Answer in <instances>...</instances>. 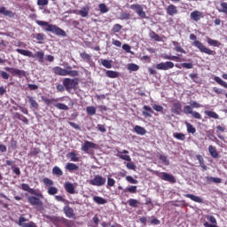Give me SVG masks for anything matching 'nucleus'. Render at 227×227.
<instances>
[{
  "label": "nucleus",
  "instance_id": "1",
  "mask_svg": "<svg viewBox=\"0 0 227 227\" xmlns=\"http://www.w3.org/2000/svg\"><path fill=\"white\" fill-rule=\"evenodd\" d=\"M35 23L37 26L43 27L44 31L53 33V35H56L57 36H67V32L56 25L49 24V22L43 20H35Z\"/></svg>",
  "mask_w": 227,
  "mask_h": 227
},
{
  "label": "nucleus",
  "instance_id": "2",
  "mask_svg": "<svg viewBox=\"0 0 227 227\" xmlns=\"http://www.w3.org/2000/svg\"><path fill=\"white\" fill-rule=\"evenodd\" d=\"M190 40L194 41L192 45H194V47L199 49L200 52L207 54V56H215V54H216L215 51L207 48V46H205V44H203V43H201L198 40V37L196 36V35L191 34Z\"/></svg>",
  "mask_w": 227,
  "mask_h": 227
},
{
  "label": "nucleus",
  "instance_id": "3",
  "mask_svg": "<svg viewBox=\"0 0 227 227\" xmlns=\"http://www.w3.org/2000/svg\"><path fill=\"white\" fill-rule=\"evenodd\" d=\"M41 98L46 106H53V107H56L60 111H68V109H70L65 103H58L59 100H63V98L49 99L47 97L42 96Z\"/></svg>",
  "mask_w": 227,
  "mask_h": 227
},
{
  "label": "nucleus",
  "instance_id": "4",
  "mask_svg": "<svg viewBox=\"0 0 227 227\" xmlns=\"http://www.w3.org/2000/svg\"><path fill=\"white\" fill-rule=\"evenodd\" d=\"M53 74L55 75H61L62 77H66L69 75L70 77H77L79 75V71L72 70V67L68 66L67 69H63L60 67H55L52 68Z\"/></svg>",
  "mask_w": 227,
  "mask_h": 227
},
{
  "label": "nucleus",
  "instance_id": "5",
  "mask_svg": "<svg viewBox=\"0 0 227 227\" xmlns=\"http://www.w3.org/2000/svg\"><path fill=\"white\" fill-rule=\"evenodd\" d=\"M16 52L21 54V56H26L27 58H35L39 63H43V59L45 58V52H43V51L32 53L29 50L16 49Z\"/></svg>",
  "mask_w": 227,
  "mask_h": 227
},
{
  "label": "nucleus",
  "instance_id": "6",
  "mask_svg": "<svg viewBox=\"0 0 227 227\" xmlns=\"http://www.w3.org/2000/svg\"><path fill=\"white\" fill-rule=\"evenodd\" d=\"M63 84L67 91H70L71 90H77L79 86V78H65L63 80Z\"/></svg>",
  "mask_w": 227,
  "mask_h": 227
},
{
  "label": "nucleus",
  "instance_id": "7",
  "mask_svg": "<svg viewBox=\"0 0 227 227\" xmlns=\"http://www.w3.org/2000/svg\"><path fill=\"white\" fill-rule=\"evenodd\" d=\"M27 200L32 207H36V210L38 212H42L43 210V202L40 200V198L28 196Z\"/></svg>",
  "mask_w": 227,
  "mask_h": 227
},
{
  "label": "nucleus",
  "instance_id": "8",
  "mask_svg": "<svg viewBox=\"0 0 227 227\" xmlns=\"http://www.w3.org/2000/svg\"><path fill=\"white\" fill-rule=\"evenodd\" d=\"M130 10H133L140 19H146V12L143 9V5L139 4H133L129 6Z\"/></svg>",
  "mask_w": 227,
  "mask_h": 227
},
{
  "label": "nucleus",
  "instance_id": "9",
  "mask_svg": "<svg viewBox=\"0 0 227 227\" xmlns=\"http://www.w3.org/2000/svg\"><path fill=\"white\" fill-rule=\"evenodd\" d=\"M90 185H95L96 187H102V185H106V177L97 175L90 181Z\"/></svg>",
  "mask_w": 227,
  "mask_h": 227
},
{
  "label": "nucleus",
  "instance_id": "10",
  "mask_svg": "<svg viewBox=\"0 0 227 227\" xmlns=\"http://www.w3.org/2000/svg\"><path fill=\"white\" fill-rule=\"evenodd\" d=\"M159 178L164 180L165 182H168L169 184H176V178L175 176L168 174L167 172H161L158 174Z\"/></svg>",
  "mask_w": 227,
  "mask_h": 227
},
{
  "label": "nucleus",
  "instance_id": "11",
  "mask_svg": "<svg viewBox=\"0 0 227 227\" xmlns=\"http://www.w3.org/2000/svg\"><path fill=\"white\" fill-rule=\"evenodd\" d=\"M184 114H192V118L195 120H201V114L196 111H192V106H184Z\"/></svg>",
  "mask_w": 227,
  "mask_h": 227
},
{
  "label": "nucleus",
  "instance_id": "12",
  "mask_svg": "<svg viewBox=\"0 0 227 227\" xmlns=\"http://www.w3.org/2000/svg\"><path fill=\"white\" fill-rule=\"evenodd\" d=\"M4 70H6V72H9V74H11L12 75H16L17 77H26V71L24 70L8 67H4Z\"/></svg>",
  "mask_w": 227,
  "mask_h": 227
},
{
  "label": "nucleus",
  "instance_id": "13",
  "mask_svg": "<svg viewBox=\"0 0 227 227\" xmlns=\"http://www.w3.org/2000/svg\"><path fill=\"white\" fill-rule=\"evenodd\" d=\"M171 68H175V63L171 61H167V62H160L156 65V69L157 70H169Z\"/></svg>",
  "mask_w": 227,
  "mask_h": 227
},
{
  "label": "nucleus",
  "instance_id": "14",
  "mask_svg": "<svg viewBox=\"0 0 227 227\" xmlns=\"http://www.w3.org/2000/svg\"><path fill=\"white\" fill-rule=\"evenodd\" d=\"M27 221V220L26 217L20 216L19 221H18L19 226H21V227H38V225H36L35 223V222L31 221V222L26 223Z\"/></svg>",
  "mask_w": 227,
  "mask_h": 227
},
{
  "label": "nucleus",
  "instance_id": "15",
  "mask_svg": "<svg viewBox=\"0 0 227 227\" xmlns=\"http://www.w3.org/2000/svg\"><path fill=\"white\" fill-rule=\"evenodd\" d=\"M117 157L122 160H127V162H132V159L130 158V155H129V151L127 150L117 151Z\"/></svg>",
  "mask_w": 227,
  "mask_h": 227
},
{
  "label": "nucleus",
  "instance_id": "16",
  "mask_svg": "<svg viewBox=\"0 0 227 227\" xmlns=\"http://www.w3.org/2000/svg\"><path fill=\"white\" fill-rule=\"evenodd\" d=\"M63 212L68 219H75V213L74 212V208L70 207V206H65L63 207Z\"/></svg>",
  "mask_w": 227,
  "mask_h": 227
},
{
  "label": "nucleus",
  "instance_id": "17",
  "mask_svg": "<svg viewBox=\"0 0 227 227\" xmlns=\"http://www.w3.org/2000/svg\"><path fill=\"white\" fill-rule=\"evenodd\" d=\"M90 148L95 150L97 148V144L86 140L84 144L82 145V151L84 152L85 153H88V152H90Z\"/></svg>",
  "mask_w": 227,
  "mask_h": 227
},
{
  "label": "nucleus",
  "instance_id": "18",
  "mask_svg": "<svg viewBox=\"0 0 227 227\" xmlns=\"http://www.w3.org/2000/svg\"><path fill=\"white\" fill-rule=\"evenodd\" d=\"M21 189H22V191H26L27 192H29V194H35V196H38L39 198H43V195L42 193L36 194V190L29 187V184H22Z\"/></svg>",
  "mask_w": 227,
  "mask_h": 227
},
{
  "label": "nucleus",
  "instance_id": "19",
  "mask_svg": "<svg viewBox=\"0 0 227 227\" xmlns=\"http://www.w3.org/2000/svg\"><path fill=\"white\" fill-rule=\"evenodd\" d=\"M203 12L200 11H193L190 14V19L193 20L194 22H200L201 19H203Z\"/></svg>",
  "mask_w": 227,
  "mask_h": 227
},
{
  "label": "nucleus",
  "instance_id": "20",
  "mask_svg": "<svg viewBox=\"0 0 227 227\" xmlns=\"http://www.w3.org/2000/svg\"><path fill=\"white\" fill-rule=\"evenodd\" d=\"M207 219L211 223H209L208 222H205L204 223L205 227H219V226H217V219H215V217L214 215H207Z\"/></svg>",
  "mask_w": 227,
  "mask_h": 227
},
{
  "label": "nucleus",
  "instance_id": "21",
  "mask_svg": "<svg viewBox=\"0 0 227 227\" xmlns=\"http://www.w3.org/2000/svg\"><path fill=\"white\" fill-rule=\"evenodd\" d=\"M166 12L168 15H169L170 17H174V15H177L178 8L176 7V5L171 4L167 7Z\"/></svg>",
  "mask_w": 227,
  "mask_h": 227
},
{
  "label": "nucleus",
  "instance_id": "22",
  "mask_svg": "<svg viewBox=\"0 0 227 227\" xmlns=\"http://www.w3.org/2000/svg\"><path fill=\"white\" fill-rule=\"evenodd\" d=\"M171 113H173L174 114H180V113H182V103H180V101H176L173 104L171 109H170Z\"/></svg>",
  "mask_w": 227,
  "mask_h": 227
},
{
  "label": "nucleus",
  "instance_id": "23",
  "mask_svg": "<svg viewBox=\"0 0 227 227\" xmlns=\"http://www.w3.org/2000/svg\"><path fill=\"white\" fill-rule=\"evenodd\" d=\"M27 98L30 106V109H35V111L38 110V108L40 107V105H38V102H36V99H35L33 96H27Z\"/></svg>",
  "mask_w": 227,
  "mask_h": 227
},
{
  "label": "nucleus",
  "instance_id": "24",
  "mask_svg": "<svg viewBox=\"0 0 227 227\" xmlns=\"http://www.w3.org/2000/svg\"><path fill=\"white\" fill-rule=\"evenodd\" d=\"M64 189L69 194H75V186L70 182H66L64 184Z\"/></svg>",
  "mask_w": 227,
  "mask_h": 227
},
{
  "label": "nucleus",
  "instance_id": "25",
  "mask_svg": "<svg viewBox=\"0 0 227 227\" xmlns=\"http://www.w3.org/2000/svg\"><path fill=\"white\" fill-rule=\"evenodd\" d=\"M143 109H144V111L142 112V114L145 118H152V114H153V110L152 109V107H150L148 106H144Z\"/></svg>",
  "mask_w": 227,
  "mask_h": 227
},
{
  "label": "nucleus",
  "instance_id": "26",
  "mask_svg": "<svg viewBox=\"0 0 227 227\" xmlns=\"http://www.w3.org/2000/svg\"><path fill=\"white\" fill-rule=\"evenodd\" d=\"M0 13L5 17H10V19L15 17V12L6 10V7L4 6L0 7Z\"/></svg>",
  "mask_w": 227,
  "mask_h": 227
},
{
  "label": "nucleus",
  "instance_id": "27",
  "mask_svg": "<svg viewBox=\"0 0 227 227\" xmlns=\"http://www.w3.org/2000/svg\"><path fill=\"white\" fill-rule=\"evenodd\" d=\"M184 198H189V200H192V201H194L195 203H203V199L194 194H184Z\"/></svg>",
  "mask_w": 227,
  "mask_h": 227
},
{
  "label": "nucleus",
  "instance_id": "28",
  "mask_svg": "<svg viewBox=\"0 0 227 227\" xmlns=\"http://www.w3.org/2000/svg\"><path fill=\"white\" fill-rule=\"evenodd\" d=\"M78 15H81L82 18L88 17L90 15V6H83L81 10L76 12Z\"/></svg>",
  "mask_w": 227,
  "mask_h": 227
},
{
  "label": "nucleus",
  "instance_id": "29",
  "mask_svg": "<svg viewBox=\"0 0 227 227\" xmlns=\"http://www.w3.org/2000/svg\"><path fill=\"white\" fill-rule=\"evenodd\" d=\"M208 152L211 157H213V159H219V153H217V148H215V146L209 145Z\"/></svg>",
  "mask_w": 227,
  "mask_h": 227
},
{
  "label": "nucleus",
  "instance_id": "30",
  "mask_svg": "<svg viewBox=\"0 0 227 227\" xmlns=\"http://www.w3.org/2000/svg\"><path fill=\"white\" fill-rule=\"evenodd\" d=\"M163 59H168L170 61H176V62H180V61H185V59H183L180 60V56H171V55H163L162 56Z\"/></svg>",
  "mask_w": 227,
  "mask_h": 227
},
{
  "label": "nucleus",
  "instance_id": "31",
  "mask_svg": "<svg viewBox=\"0 0 227 227\" xmlns=\"http://www.w3.org/2000/svg\"><path fill=\"white\" fill-rule=\"evenodd\" d=\"M13 118H17V120H20V121H23V123H25V125H28L29 124V120L27 119L26 116L19 114V113H15L13 114Z\"/></svg>",
  "mask_w": 227,
  "mask_h": 227
},
{
  "label": "nucleus",
  "instance_id": "32",
  "mask_svg": "<svg viewBox=\"0 0 227 227\" xmlns=\"http://www.w3.org/2000/svg\"><path fill=\"white\" fill-rule=\"evenodd\" d=\"M134 131L136 134H138V136H145L146 134V129L139 125L134 127Z\"/></svg>",
  "mask_w": 227,
  "mask_h": 227
},
{
  "label": "nucleus",
  "instance_id": "33",
  "mask_svg": "<svg viewBox=\"0 0 227 227\" xmlns=\"http://www.w3.org/2000/svg\"><path fill=\"white\" fill-rule=\"evenodd\" d=\"M106 77H109V79H116L120 76V73L113 70H107L106 72Z\"/></svg>",
  "mask_w": 227,
  "mask_h": 227
},
{
  "label": "nucleus",
  "instance_id": "34",
  "mask_svg": "<svg viewBox=\"0 0 227 227\" xmlns=\"http://www.w3.org/2000/svg\"><path fill=\"white\" fill-rule=\"evenodd\" d=\"M149 36L154 42H162V38L160 36H159V35L157 33H155V31H153V30H151L149 32Z\"/></svg>",
  "mask_w": 227,
  "mask_h": 227
},
{
  "label": "nucleus",
  "instance_id": "35",
  "mask_svg": "<svg viewBox=\"0 0 227 227\" xmlns=\"http://www.w3.org/2000/svg\"><path fill=\"white\" fill-rule=\"evenodd\" d=\"M172 43H173V45L175 47V51H176V52H182V54H187L185 50H184V48H182V46H180V43H178L176 41H173Z\"/></svg>",
  "mask_w": 227,
  "mask_h": 227
},
{
  "label": "nucleus",
  "instance_id": "36",
  "mask_svg": "<svg viewBox=\"0 0 227 227\" xmlns=\"http://www.w3.org/2000/svg\"><path fill=\"white\" fill-rule=\"evenodd\" d=\"M207 43H208V45H210L211 47H221V43L217 40H214L210 37L207 38Z\"/></svg>",
  "mask_w": 227,
  "mask_h": 227
},
{
  "label": "nucleus",
  "instance_id": "37",
  "mask_svg": "<svg viewBox=\"0 0 227 227\" xmlns=\"http://www.w3.org/2000/svg\"><path fill=\"white\" fill-rule=\"evenodd\" d=\"M158 159L164 166H169V159H168V156H166L165 154H160L158 156Z\"/></svg>",
  "mask_w": 227,
  "mask_h": 227
},
{
  "label": "nucleus",
  "instance_id": "38",
  "mask_svg": "<svg viewBox=\"0 0 227 227\" xmlns=\"http://www.w3.org/2000/svg\"><path fill=\"white\" fill-rule=\"evenodd\" d=\"M93 201H95V203H98V205H106V203H107V200L106 199L98 196H94Z\"/></svg>",
  "mask_w": 227,
  "mask_h": 227
},
{
  "label": "nucleus",
  "instance_id": "39",
  "mask_svg": "<svg viewBox=\"0 0 227 227\" xmlns=\"http://www.w3.org/2000/svg\"><path fill=\"white\" fill-rule=\"evenodd\" d=\"M217 10H218L219 13H225V15H227V3L221 2L220 8H218Z\"/></svg>",
  "mask_w": 227,
  "mask_h": 227
},
{
  "label": "nucleus",
  "instance_id": "40",
  "mask_svg": "<svg viewBox=\"0 0 227 227\" xmlns=\"http://www.w3.org/2000/svg\"><path fill=\"white\" fill-rule=\"evenodd\" d=\"M185 126L188 134H196V128L192 124L185 122Z\"/></svg>",
  "mask_w": 227,
  "mask_h": 227
},
{
  "label": "nucleus",
  "instance_id": "41",
  "mask_svg": "<svg viewBox=\"0 0 227 227\" xmlns=\"http://www.w3.org/2000/svg\"><path fill=\"white\" fill-rule=\"evenodd\" d=\"M80 57L83 61H86V63H90V61H91V55L88 54L86 51L81 52Z\"/></svg>",
  "mask_w": 227,
  "mask_h": 227
},
{
  "label": "nucleus",
  "instance_id": "42",
  "mask_svg": "<svg viewBox=\"0 0 227 227\" xmlns=\"http://www.w3.org/2000/svg\"><path fill=\"white\" fill-rule=\"evenodd\" d=\"M66 169H67V171H77V169H79V166H77L76 164L74 163H67L66 165Z\"/></svg>",
  "mask_w": 227,
  "mask_h": 227
},
{
  "label": "nucleus",
  "instance_id": "43",
  "mask_svg": "<svg viewBox=\"0 0 227 227\" xmlns=\"http://www.w3.org/2000/svg\"><path fill=\"white\" fill-rule=\"evenodd\" d=\"M123 192H130V194H136L137 192V186L131 185L123 190Z\"/></svg>",
  "mask_w": 227,
  "mask_h": 227
},
{
  "label": "nucleus",
  "instance_id": "44",
  "mask_svg": "<svg viewBox=\"0 0 227 227\" xmlns=\"http://www.w3.org/2000/svg\"><path fill=\"white\" fill-rule=\"evenodd\" d=\"M101 65H103V67H105V68H113V60L102 59Z\"/></svg>",
  "mask_w": 227,
  "mask_h": 227
},
{
  "label": "nucleus",
  "instance_id": "45",
  "mask_svg": "<svg viewBox=\"0 0 227 227\" xmlns=\"http://www.w3.org/2000/svg\"><path fill=\"white\" fill-rule=\"evenodd\" d=\"M52 175H56L57 176H63V170L58 166L53 167Z\"/></svg>",
  "mask_w": 227,
  "mask_h": 227
},
{
  "label": "nucleus",
  "instance_id": "46",
  "mask_svg": "<svg viewBox=\"0 0 227 227\" xmlns=\"http://www.w3.org/2000/svg\"><path fill=\"white\" fill-rule=\"evenodd\" d=\"M205 114H207V116H208L209 118H214V120H219V114H217V113L213 112V111H205L204 112Z\"/></svg>",
  "mask_w": 227,
  "mask_h": 227
},
{
  "label": "nucleus",
  "instance_id": "47",
  "mask_svg": "<svg viewBox=\"0 0 227 227\" xmlns=\"http://www.w3.org/2000/svg\"><path fill=\"white\" fill-rule=\"evenodd\" d=\"M61 223H62V224H65V226H67V227H74V226H75V223H74V221L68 220L67 218H62Z\"/></svg>",
  "mask_w": 227,
  "mask_h": 227
},
{
  "label": "nucleus",
  "instance_id": "48",
  "mask_svg": "<svg viewBox=\"0 0 227 227\" xmlns=\"http://www.w3.org/2000/svg\"><path fill=\"white\" fill-rule=\"evenodd\" d=\"M214 81H215V82H217V84H219L220 86H223V88L227 89V82L223 81V79H221V77L215 76Z\"/></svg>",
  "mask_w": 227,
  "mask_h": 227
},
{
  "label": "nucleus",
  "instance_id": "49",
  "mask_svg": "<svg viewBox=\"0 0 227 227\" xmlns=\"http://www.w3.org/2000/svg\"><path fill=\"white\" fill-rule=\"evenodd\" d=\"M127 203H128V205L132 207V208H137V205H139V201H137V200H136V199H129L127 201Z\"/></svg>",
  "mask_w": 227,
  "mask_h": 227
},
{
  "label": "nucleus",
  "instance_id": "50",
  "mask_svg": "<svg viewBox=\"0 0 227 227\" xmlns=\"http://www.w3.org/2000/svg\"><path fill=\"white\" fill-rule=\"evenodd\" d=\"M86 112L90 116H94V114H97V108L95 106H87Z\"/></svg>",
  "mask_w": 227,
  "mask_h": 227
},
{
  "label": "nucleus",
  "instance_id": "51",
  "mask_svg": "<svg viewBox=\"0 0 227 227\" xmlns=\"http://www.w3.org/2000/svg\"><path fill=\"white\" fill-rule=\"evenodd\" d=\"M98 9L101 13H107L109 12V7L106 4H99Z\"/></svg>",
  "mask_w": 227,
  "mask_h": 227
},
{
  "label": "nucleus",
  "instance_id": "52",
  "mask_svg": "<svg viewBox=\"0 0 227 227\" xmlns=\"http://www.w3.org/2000/svg\"><path fill=\"white\" fill-rule=\"evenodd\" d=\"M128 70H129V72H137L139 67L137 64L131 63L128 65Z\"/></svg>",
  "mask_w": 227,
  "mask_h": 227
},
{
  "label": "nucleus",
  "instance_id": "53",
  "mask_svg": "<svg viewBox=\"0 0 227 227\" xmlns=\"http://www.w3.org/2000/svg\"><path fill=\"white\" fill-rule=\"evenodd\" d=\"M173 137L178 139V141H185V135L184 133H174Z\"/></svg>",
  "mask_w": 227,
  "mask_h": 227
},
{
  "label": "nucleus",
  "instance_id": "54",
  "mask_svg": "<svg viewBox=\"0 0 227 227\" xmlns=\"http://www.w3.org/2000/svg\"><path fill=\"white\" fill-rule=\"evenodd\" d=\"M69 159L73 162H79V157H77V153H75V152L69 153Z\"/></svg>",
  "mask_w": 227,
  "mask_h": 227
},
{
  "label": "nucleus",
  "instance_id": "55",
  "mask_svg": "<svg viewBox=\"0 0 227 227\" xmlns=\"http://www.w3.org/2000/svg\"><path fill=\"white\" fill-rule=\"evenodd\" d=\"M121 29H123V26L120 24H115L112 28V31L113 33H120Z\"/></svg>",
  "mask_w": 227,
  "mask_h": 227
},
{
  "label": "nucleus",
  "instance_id": "56",
  "mask_svg": "<svg viewBox=\"0 0 227 227\" xmlns=\"http://www.w3.org/2000/svg\"><path fill=\"white\" fill-rule=\"evenodd\" d=\"M41 150L40 148H33L32 151L28 153V155H30L31 157H36V155H38V153H40Z\"/></svg>",
  "mask_w": 227,
  "mask_h": 227
},
{
  "label": "nucleus",
  "instance_id": "57",
  "mask_svg": "<svg viewBox=\"0 0 227 227\" xmlns=\"http://www.w3.org/2000/svg\"><path fill=\"white\" fill-rule=\"evenodd\" d=\"M194 65L192 64V62H189V63H181V67L182 68H186L187 70H191V68H193Z\"/></svg>",
  "mask_w": 227,
  "mask_h": 227
},
{
  "label": "nucleus",
  "instance_id": "58",
  "mask_svg": "<svg viewBox=\"0 0 227 227\" xmlns=\"http://www.w3.org/2000/svg\"><path fill=\"white\" fill-rule=\"evenodd\" d=\"M121 20H129L130 19V13L128 12H121L120 14Z\"/></svg>",
  "mask_w": 227,
  "mask_h": 227
},
{
  "label": "nucleus",
  "instance_id": "59",
  "mask_svg": "<svg viewBox=\"0 0 227 227\" xmlns=\"http://www.w3.org/2000/svg\"><path fill=\"white\" fill-rule=\"evenodd\" d=\"M48 194H50V196H54V194H58V188L51 186L48 189Z\"/></svg>",
  "mask_w": 227,
  "mask_h": 227
},
{
  "label": "nucleus",
  "instance_id": "60",
  "mask_svg": "<svg viewBox=\"0 0 227 227\" xmlns=\"http://www.w3.org/2000/svg\"><path fill=\"white\" fill-rule=\"evenodd\" d=\"M45 35L43 33H39L35 35V40H38V43H42L43 42Z\"/></svg>",
  "mask_w": 227,
  "mask_h": 227
},
{
  "label": "nucleus",
  "instance_id": "61",
  "mask_svg": "<svg viewBox=\"0 0 227 227\" xmlns=\"http://www.w3.org/2000/svg\"><path fill=\"white\" fill-rule=\"evenodd\" d=\"M153 109H154V111H156L157 113H163V111H164V107H162V106L157 105V104H154L153 106Z\"/></svg>",
  "mask_w": 227,
  "mask_h": 227
},
{
  "label": "nucleus",
  "instance_id": "62",
  "mask_svg": "<svg viewBox=\"0 0 227 227\" xmlns=\"http://www.w3.org/2000/svg\"><path fill=\"white\" fill-rule=\"evenodd\" d=\"M126 180H127V182H129V184H137L139 183V182L137 181V179H134V177H132L131 176H126Z\"/></svg>",
  "mask_w": 227,
  "mask_h": 227
},
{
  "label": "nucleus",
  "instance_id": "63",
  "mask_svg": "<svg viewBox=\"0 0 227 227\" xmlns=\"http://www.w3.org/2000/svg\"><path fill=\"white\" fill-rule=\"evenodd\" d=\"M43 182L44 185H54V182L52 180L49 179V177L43 178Z\"/></svg>",
  "mask_w": 227,
  "mask_h": 227
},
{
  "label": "nucleus",
  "instance_id": "64",
  "mask_svg": "<svg viewBox=\"0 0 227 227\" xmlns=\"http://www.w3.org/2000/svg\"><path fill=\"white\" fill-rule=\"evenodd\" d=\"M151 224L157 226L158 224H160V220L155 218L154 216L152 217L150 221Z\"/></svg>",
  "mask_w": 227,
  "mask_h": 227
}]
</instances>
